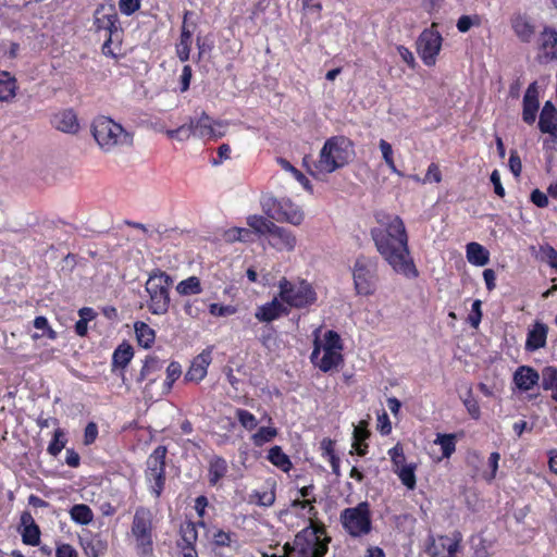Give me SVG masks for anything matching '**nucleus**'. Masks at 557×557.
<instances>
[{"instance_id": "1", "label": "nucleus", "mask_w": 557, "mask_h": 557, "mask_svg": "<svg viewBox=\"0 0 557 557\" xmlns=\"http://www.w3.org/2000/svg\"><path fill=\"white\" fill-rule=\"evenodd\" d=\"M379 226L370 232L375 248L384 261L398 274L408 278L419 276L409 249V237L403 219L396 214L376 216Z\"/></svg>"}, {"instance_id": "2", "label": "nucleus", "mask_w": 557, "mask_h": 557, "mask_svg": "<svg viewBox=\"0 0 557 557\" xmlns=\"http://www.w3.org/2000/svg\"><path fill=\"white\" fill-rule=\"evenodd\" d=\"M92 28L95 33L103 34L102 53L116 58L121 51L123 28L113 3H101L96 8L92 15Z\"/></svg>"}, {"instance_id": "3", "label": "nucleus", "mask_w": 557, "mask_h": 557, "mask_svg": "<svg viewBox=\"0 0 557 557\" xmlns=\"http://www.w3.org/2000/svg\"><path fill=\"white\" fill-rule=\"evenodd\" d=\"M127 537L138 557L154 555L156 524L151 508L138 506L132 518Z\"/></svg>"}, {"instance_id": "4", "label": "nucleus", "mask_w": 557, "mask_h": 557, "mask_svg": "<svg viewBox=\"0 0 557 557\" xmlns=\"http://www.w3.org/2000/svg\"><path fill=\"white\" fill-rule=\"evenodd\" d=\"M330 542L325 525L311 522L295 535L293 544L285 543L283 548L293 557H324Z\"/></svg>"}, {"instance_id": "5", "label": "nucleus", "mask_w": 557, "mask_h": 557, "mask_svg": "<svg viewBox=\"0 0 557 557\" xmlns=\"http://www.w3.org/2000/svg\"><path fill=\"white\" fill-rule=\"evenodd\" d=\"M354 154L352 141L343 135L327 138L314 162L317 174H331L347 165Z\"/></svg>"}, {"instance_id": "6", "label": "nucleus", "mask_w": 557, "mask_h": 557, "mask_svg": "<svg viewBox=\"0 0 557 557\" xmlns=\"http://www.w3.org/2000/svg\"><path fill=\"white\" fill-rule=\"evenodd\" d=\"M91 133L97 144L106 152L112 151L119 146L133 145V135L121 124L104 115L94 120Z\"/></svg>"}, {"instance_id": "7", "label": "nucleus", "mask_w": 557, "mask_h": 557, "mask_svg": "<svg viewBox=\"0 0 557 557\" xmlns=\"http://www.w3.org/2000/svg\"><path fill=\"white\" fill-rule=\"evenodd\" d=\"M172 284V276L160 269H154L149 274L145 289L149 295L147 307L152 314L162 315L169 311Z\"/></svg>"}, {"instance_id": "8", "label": "nucleus", "mask_w": 557, "mask_h": 557, "mask_svg": "<svg viewBox=\"0 0 557 557\" xmlns=\"http://www.w3.org/2000/svg\"><path fill=\"white\" fill-rule=\"evenodd\" d=\"M278 289L280 299L290 308L306 309L314 305L318 300L315 289L306 280L293 283L286 277H282L278 281Z\"/></svg>"}, {"instance_id": "9", "label": "nucleus", "mask_w": 557, "mask_h": 557, "mask_svg": "<svg viewBox=\"0 0 557 557\" xmlns=\"http://www.w3.org/2000/svg\"><path fill=\"white\" fill-rule=\"evenodd\" d=\"M351 271L356 295L368 297L376 293L379 263L375 258L359 256Z\"/></svg>"}, {"instance_id": "10", "label": "nucleus", "mask_w": 557, "mask_h": 557, "mask_svg": "<svg viewBox=\"0 0 557 557\" xmlns=\"http://www.w3.org/2000/svg\"><path fill=\"white\" fill-rule=\"evenodd\" d=\"M166 455L168 448L164 445L157 446L148 456L145 469V480L150 494L159 499L165 488L166 482Z\"/></svg>"}, {"instance_id": "11", "label": "nucleus", "mask_w": 557, "mask_h": 557, "mask_svg": "<svg viewBox=\"0 0 557 557\" xmlns=\"http://www.w3.org/2000/svg\"><path fill=\"white\" fill-rule=\"evenodd\" d=\"M261 206L267 216L277 222H285L298 226L305 219L302 210L289 198L264 197Z\"/></svg>"}, {"instance_id": "12", "label": "nucleus", "mask_w": 557, "mask_h": 557, "mask_svg": "<svg viewBox=\"0 0 557 557\" xmlns=\"http://www.w3.org/2000/svg\"><path fill=\"white\" fill-rule=\"evenodd\" d=\"M341 523L351 537H361L372 530L370 505L361 502L355 507L345 508L341 512Z\"/></svg>"}, {"instance_id": "13", "label": "nucleus", "mask_w": 557, "mask_h": 557, "mask_svg": "<svg viewBox=\"0 0 557 557\" xmlns=\"http://www.w3.org/2000/svg\"><path fill=\"white\" fill-rule=\"evenodd\" d=\"M443 37L437 30V24L432 23L429 28H425L419 35L416 46L417 52L423 64L426 66H434L437 57L442 50Z\"/></svg>"}, {"instance_id": "14", "label": "nucleus", "mask_w": 557, "mask_h": 557, "mask_svg": "<svg viewBox=\"0 0 557 557\" xmlns=\"http://www.w3.org/2000/svg\"><path fill=\"white\" fill-rule=\"evenodd\" d=\"M535 60L540 64L557 63V28L543 25L535 42Z\"/></svg>"}, {"instance_id": "15", "label": "nucleus", "mask_w": 557, "mask_h": 557, "mask_svg": "<svg viewBox=\"0 0 557 557\" xmlns=\"http://www.w3.org/2000/svg\"><path fill=\"white\" fill-rule=\"evenodd\" d=\"M189 122L194 137L218 140L226 134L227 122L214 120L206 111H202L198 117H189Z\"/></svg>"}, {"instance_id": "16", "label": "nucleus", "mask_w": 557, "mask_h": 557, "mask_svg": "<svg viewBox=\"0 0 557 557\" xmlns=\"http://www.w3.org/2000/svg\"><path fill=\"white\" fill-rule=\"evenodd\" d=\"M462 548V534L454 531L450 535H438L431 539L426 552L430 557H459Z\"/></svg>"}, {"instance_id": "17", "label": "nucleus", "mask_w": 557, "mask_h": 557, "mask_svg": "<svg viewBox=\"0 0 557 557\" xmlns=\"http://www.w3.org/2000/svg\"><path fill=\"white\" fill-rule=\"evenodd\" d=\"M510 27L521 44H531L537 35L535 18L527 12H515L510 16Z\"/></svg>"}, {"instance_id": "18", "label": "nucleus", "mask_w": 557, "mask_h": 557, "mask_svg": "<svg viewBox=\"0 0 557 557\" xmlns=\"http://www.w3.org/2000/svg\"><path fill=\"white\" fill-rule=\"evenodd\" d=\"M198 528L207 529V522L199 520L194 522L191 520H184L178 529L180 539L177 540V548L182 554L197 552L196 543L198 541Z\"/></svg>"}, {"instance_id": "19", "label": "nucleus", "mask_w": 557, "mask_h": 557, "mask_svg": "<svg viewBox=\"0 0 557 557\" xmlns=\"http://www.w3.org/2000/svg\"><path fill=\"white\" fill-rule=\"evenodd\" d=\"M206 536L209 540L212 550L219 556H222L223 548H232L237 543V535L232 531H224L216 527H208L206 529Z\"/></svg>"}, {"instance_id": "20", "label": "nucleus", "mask_w": 557, "mask_h": 557, "mask_svg": "<svg viewBox=\"0 0 557 557\" xmlns=\"http://www.w3.org/2000/svg\"><path fill=\"white\" fill-rule=\"evenodd\" d=\"M211 361V350H202L193 359L187 372L185 373V381L194 383H199L202 381L208 373V367L210 366Z\"/></svg>"}, {"instance_id": "21", "label": "nucleus", "mask_w": 557, "mask_h": 557, "mask_svg": "<svg viewBox=\"0 0 557 557\" xmlns=\"http://www.w3.org/2000/svg\"><path fill=\"white\" fill-rule=\"evenodd\" d=\"M162 370L163 362L158 357L148 356L145 359L139 375L137 377L138 383L146 382V385L144 387L145 392H147L149 387L161 377Z\"/></svg>"}, {"instance_id": "22", "label": "nucleus", "mask_w": 557, "mask_h": 557, "mask_svg": "<svg viewBox=\"0 0 557 557\" xmlns=\"http://www.w3.org/2000/svg\"><path fill=\"white\" fill-rule=\"evenodd\" d=\"M267 239L270 246L278 251H293L297 244V238L292 231L276 224Z\"/></svg>"}, {"instance_id": "23", "label": "nucleus", "mask_w": 557, "mask_h": 557, "mask_svg": "<svg viewBox=\"0 0 557 557\" xmlns=\"http://www.w3.org/2000/svg\"><path fill=\"white\" fill-rule=\"evenodd\" d=\"M288 313L289 310L284 306V302L275 297L271 301L259 306L255 312V317L259 322L269 323Z\"/></svg>"}, {"instance_id": "24", "label": "nucleus", "mask_w": 557, "mask_h": 557, "mask_svg": "<svg viewBox=\"0 0 557 557\" xmlns=\"http://www.w3.org/2000/svg\"><path fill=\"white\" fill-rule=\"evenodd\" d=\"M522 120L527 124H533L540 108L539 90L536 82L531 83L523 97Z\"/></svg>"}, {"instance_id": "25", "label": "nucleus", "mask_w": 557, "mask_h": 557, "mask_svg": "<svg viewBox=\"0 0 557 557\" xmlns=\"http://www.w3.org/2000/svg\"><path fill=\"white\" fill-rule=\"evenodd\" d=\"M134 357V349L127 343H122L119 345L112 355V372L116 370L120 371L119 376L122 379L123 383L126 381L125 369L128 363L132 361Z\"/></svg>"}, {"instance_id": "26", "label": "nucleus", "mask_w": 557, "mask_h": 557, "mask_svg": "<svg viewBox=\"0 0 557 557\" xmlns=\"http://www.w3.org/2000/svg\"><path fill=\"white\" fill-rule=\"evenodd\" d=\"M540 374L530 366H520L513 373V383L521 392H529L539 384Z\"/></svg>"}, {"instance_id": "27", "label": "nucleus", "mask_w": 557, "mask_h": 557, "mask_svg": "<svg viewBox=\"0 0 557 557\" xmlns=\"http://www.w3.org/2000/svg\"><path fill=\"white\" fill-rule=\"evenodd\" d=\"M51 124L63 133L75 134L79 129V122L73 109H64L55 113L51 119Z\"/></svg>"}, {"instance_id": "28", "label": "nucleus", "mask_w": 557, "mask_h": 557, "mask_svg": "<svg viewBox=\"0 0 557 557\" xmlns=\"http://www.w3.org/2000/svg\"><path fill=\"white\" fill-rule=\"evenodd\" d=\"M228 473V465L225 458L219 455H213L208 460V483L210 486H219L221 481Z\"/></svg>"}, {"instance_id": "29", "label": "nucleus", "mask_w": 557, "mask_h": 557, "mask_svg": "<svg viewBox=\"0 0 557 557\" xmlns=\"http://www.w3.org/2000/svg\"><path fill=\"white\" fill-rule=\"evenodd\" d=\"M189 14V11H185L180 39L178 42L175 45L176 55L182 62H186L189 60L193 44V32L187 26V17Z\"/></svg>"}, {"instance_id": "30", "label": "nucleus", "mask_w": 557, "mask_h": 557, "mask_svg": "<svg viewBox=\"0 0 557 557\" xmlns=\"http://www.w3.org/2000/svg\"><path fill=\"white\" fill-rule=\"evenodd\" d=\"M548 326L544 323L536 322L532 330L528 332L525 341V349L528 351L539 350L546 345Z\"/></svg>"}, {"instance_id": "31", "label": "nucleus", "mask_w": 557, "mask_h": 557, "mask_svg": "<svg viewBox=\"0 0 557 557\" xmlns=\"http://www.w3.org/2000/svg\"><path fill=\"white\" fill-rule=\"evenodd\" d=\"M21 521L24 524L22 531V541L25 545L37 546L40 543V529L35 523L32 515L27 511L21 516Z\"/></svg>"}, {"instance_id": "32", "label": "nucleus", "mask_w": 557, "mask_h": 557, "mask_svg": "<svg viewBox=\"0 0 557 557\" xmlns=\"http://www.w3.org/2000/svg\"><path fill=\"white\" fill-rule=\"evenodd\" d=\"M17 79L8 71L0 70V102H11L17 92Z\"/></svg>"}, {"instance_id": "33", "label": "nucleus", "mask_w": 557, "mask_h": 557, "mask_svg": "<svg viewBox=\"0 0 557 557\" xmlns=\"http://www.w3.org/2000/svg\"><path fill=\"white\" fill-rule=\"evenodd\" d=\"M247 224L251 228L252 233L258 236L269 237L275 223L272 219H268L263 215L252 214L247 218Z\"/></svg>"}, {"instance_id": "34", "label": "nucleus", "mask_w": 557, "mask_h": 557, "mask_svg": "<svg viewBox=\"0 0 557 557\" xmlns=\"http://www.w3.org/2000/svg\"><path fill=\"white\" fill-rule=\"evenodd\" d=\"M556 112L550 101L545 102L539 120V128L543 134L552 133L557 127Z\"/></svg>"}, {"instance_id": "35", "label": "nucleus", "mask_w": 557, "mask_h": 557, "mask_svg": "<svg viewBox=\"0 0 557 557\" xmlns=\"http://www.w3.org/2000/svg\"><path fill=\"white\" fill-rule=\"evenodd\" d=\"M134 331L139 346L143 348H150L156 341V332L147 323L136 321L134 323Z\"/></svg>"}, {"instance_id": "36", "label": "nucleus", "mask_w": 557, "mask_h": 557, "mask_svg": "<svg viewBox=\"0 0 557 557\" xmlns=\"http://www.w3.org/2000/svg\"><path fill=\"white\" fill-rule=\"evenodd\" d=\"M468 261L473 265L483 267L490 260L488 251L479 243H469L466 247Z\"/></svg>"}, {"instance_id": "37", "label": "nucleus", "mask_w": 557, "mask_h": 557, "mask_svg": "<svg viewBox=\"0 0 557 557\" xmlns=\"http://www.w3.org/2000/svg\"><path fill=\"white\" fill-rule=\"evenodd\" d=\"M267 458L273 466H275L285 473L289 472L293 468L290 458L283 451L282 447L278 445H275L269 449Z\"/></svg>"}, {"instance_id": "38", "label": "nucleus", "mask_w": 557, "mask_h": 557, "mask_svg": "<svg viewBox=\"0 0 557 557\" xmlns=\"http://www.w3.org/2000/svg\"><path fill=\"white\" fill-rule=\"evenodd\" d=\"M323 350H324V354L319 359V362L317 363V367L322 372H325V373L330 372L333 369L337 368L341 363H343L344 358H343L342 351L329 350V349H323Z\"/></svg>"}, {"instance_id": "39", "label": "nucleus", "mask_w": 557, "mask_h": 557, "mask_svg": "<svg viewBox=\"0 0 557 557\" xmlns=\"http://www.w3.org/2000/svg\"><path fill=\"white\" fill-rule=\"evenodd\" d=\"M541 386L552 392V399L557 403V368L547 366L542 370Z\"/></svg>"}, {"instance_id": "40", "label": "nucleus", "mask_w": 557, "mask_h": 557, "mask_svg": "<svg viewBox=\"0 0 557 557\" xmlns=\"http://www.w3.org/2000/svg\"><path fill=\"white\" fill-rule=\"evenodd\" d=\"M457 436L454 433H437L434 444L440 445L443 458H450L456 451Z\"/></svg>"}, {"instance_id": "41", "label": "nucleus", "mask_w": 557, "mask_h": 557, "mask_svg": "<svg viewBox=\"0 0 557 557\" xmlns=\"http://www.w3.org/2000/svg\"><path fill=\"white\" fill-rule=\"evenodd\" d=\"M202 290L200 278L197 276H189L176 285V292L181 296L199 295Z\"/></svg>"}, {"instance_id": "42", "label": "nucleus", "mask_w": 557, "mask_h": 557, "mask_svg": "<svg viewBox=\"0 0 557 557\" xmlns=\"http://www.w3.org/2000/svg\"><path fill=\"white\" fill-rule=\"evenodd\" d=\"M71 519L82 525L89 524L94 519V512L88 505L76 504L70 509Z\"/></svg>"}, {"instance_id": "43", "label": "nucleus", "mask_w": 557, "mask_h": 557, "mask_svg": "<svg viewBox=\"0 0 557 557\" xmlns=\"http://www.w3.org/2000/svg\"><path fill=\"white\" fill-rule=\"evenodd\" d=\"M416 463H410L407 466H403L398 469H393V471L397 474L400 482L408 488V490H414L417 485V478H416Z\"/></svg>"}, {"instance_id": "44", "label": "nucleus", "mask_w": 557, "mask_h": 557, "mask_svg": "<svg viewBox=\"0 0 557 557\" xmlns=\"http://www.w3.org/2000/svg\"><path fill=\"white\" fill-rule=\"evenodd\" d=\"M277 436V429L274 426H260L256 433L251 435V442L257 447H262Z\"/></svg>"}, {"instance_id": "45", "label": "nucleus", "mask_w": 557, "mask_h": 557, "mask_svg": "<svg viewBox=\"0 0 557 557\" xmlns=\"http://www.w3.org/2000/svg\"><path fill=\"white\" fill-rule=\"evenodd\" d=\"M182 375V367L180 362L172 361L166 368V377L163 381L162 394H169L173 387V384Z\"/></svg>"}, {"instance_id": "46", "label": "nucleus", "mask_w": 557, "mask_h": 557, "mask_svg": "<svg viewBox=\"0 0 557 557\" xmlns=\"http://www.w3.org/2000/svg\"><path fill=\"white\" fill-rule=\"evenodd\" d=\"M252 502L261 507H271L276 499L274 485L268 490H256L251 494Z\"/></svg>"}, {"instance_id": "47", "label": "nucleus", "mask_w": 557, "mask_h": 557, "mask_svg": "<svg viewBox=\"0 0 557 557\" xmlns=\"http://www.w3.org/2000/svg\"><path fill=\"white\" fill-rule=\"evenodd\" d=\"M33 324L37 330L42 331L41 334L34 333L32 335L33 339H38L42 336H47L49 339H52V341L57 339L58 333L49 325L48 319L46 317H44V315L36 317L33 321Z\"/></svg>"}, {"instance_id": "48", "label": "nucleus", "mask_w": 557, "mask_h": 557, "mask_svg": "<svg viewBox=\"0 0 557 557\" xmlns=\"http://www.w3.org/2000/svg\"><path fill=\"white\" fill-rule=\"evenodd\" d=\"M317 497H311V499H300L296 498L292 502V509H306L309 518V522H314V519L318 518V509L315 508Z\"/></svg>"}, {"instance_id": "49", "label": "nucleus", "mask_w": 557, "mask_h": 557, "mask_svg": "<svg viewBox=\"0 0 557 557\" xmlns=\"http://www.w3.org/2000/svg\"><path fill=\"white\" fill-rule=\"evenodd\" d=\"M65 433L62 429L58 428L53 432L52 440L50 441L47 451L49 455L57 457L66 445Z\"/></svg>"}, {"instance_id": "50", "label": "nucleus", "mask_w": 557, "mask_h": 557, "mask_svg": "<svg viewBox=\"0 0 557 557\" xmlns=\"http://www.w3.org/2000/svg\"><path fill=\"white\" fill-rule=\"evenodd\" d=\"M380 150L382 152V157L391 170L392 173L403 177L404 173L399 171L395 164L394 158H393V148L392 145L386 141L385 139H381L379 143Z\"/></svg>"}, {"instance_id": "51", "label": "nucleus", "mask_w": 557, "mask_h": 557, "mask_svg": "<svg viewBox=\"0 0 557 557\" xmlns=\"http://www.w3.org/2000/svg\"><path fill=\"white\" fill-rule=\"evenodd\" d=\"M277 163L280 164V166L292 173L293 176L306 188V189H311V185H310V181L307 178V176L301 172L299 171L297 168H295L288 160L284 159V158H277Z\"/></svg>"}, {"instance_id": "52", "label": "nucleus", "mask_w": 557, "mask_h": 557, "mask_svg": "<svg viewBox=\"0 0 557 557\" xmlns=\"http://www.w3.org/2000/svg\"><path fill=\"white\" fill-rule=\"evenodd\" d=\"M235 417L238 420L239 424L247 431H252L258 425V420L256 416L246 409L236 408Z\"/></svg>"}, {"instance_id": "53", "label": "nucleus", "mask_w": 557, "mask_h": 557, "mask_svg": "<svg viewBox=\"0 0 557 557\" xmlns=\"http://www.w3.org/2000/svg\"><path fill=\"white\" fill-rule=\"evenodd\" d=\"M228 242H250L252 240V231L245 227H232L225 232Z\"/></svg>"}, {"instance_id": "54", "label": "nucleus", "mask_w": 557, "mask_h": 557, "mask_svg": "<svg viewBox=\"0 0 557 557\" xmlns=\"http://www.w3.org/2000/svg\"><path fill=\"white\" fill-rule=\"evenodd\" d=\"M483 18L479 14L461 15L457 21V29L460 33H467L472 26H481Z\"/></svg>"}, {"instance_id": "55", "label": "nucleus", "mask_w": 557, "mask_h": 557, "mask_svg": "<svg viewBox=\"0 0 557 557\" xmlns=\"http://www.w3.org/2000/svg\"><path fill=\"white\" fill-rule=\"evenodd\" d=\"M323 349L329 350H343V342L339 334L336 331L329 330L324 334V345Z\"/></svg>"}, {"instance_id": "56", "label": "nucleus", "mask_w": 557, "mask_h": 557, "mask_svg": "<svg viewBox=\"0 0 557 557\" xmlns=\"http://www.w3.org/2000/svg\"><path fill=\"white\" fill-rule=\"evenodd\" d=\"M165 134L170 139H177L181 141L187 140L193 136L190 122L188 121V123L183 124L174 129H168Z\"/></svg>"}, {"instance_id": "57", "label": "nucleus", "mask_w": 557, "mask_h": 557, "mask_svg": "<svg viewBox=\"0 0 557 557\" xmlns=\"http://www.w3.org/2000/svg\"><path fill=\"white\" fill-rule=\"evenodd\" d=\"M388 456L391 458L393 469H398L403 466H407L404 447L400 443H397L394 447L388 449Z\"/></svg>"}, {"instance_id": "58", "label": "nucleus", "mask_w": 557, "mask_h": 557, "mask_svg": "<svg viewBox=\"0 0 557 557\" xmlns=\"http://www.w3.org/2000/svg\"><path fill=\"white\" fill-rule=\"evenodd\" d=\"M500 460V454L498 451L491 453L488 457V468L490 471H484L482 476L487 482L491 483L497 474L498 471V462Z\"/></svg>"}, {"instance_id": "59", "label": "nucleus", "mask_w": 557, "mask_h": 557, "mask_svg": "<svg viewBox=\"0 0 557 557\" xmlns=\"http://www.w3.org/2000/svg\"><path fill=\"white\" fill-rule=\"evenodd\" d=\"M106 550L107 544L99 539H92L87 542L85 546V552L89 557H100L106 553Z\"/></svg>"}, {"instance_id": "60", "label": "nucleus", "mask_w": 557, "mask_h": 557, "mask_svg": "<svg viewBox=\"0 0 557 557\" xmlns=\"http://www.w3.org/2000/svg\"><path fill=\"white\" fill-rule=\"evenodd\" d=\"M540 251L542 253V260L546 261L549 267L557 270V250L553 246L546 244L540 247Z\"/></svg>"}, {"instance_id": "61", "label": "nucleus", "mask_w": 557, "mask_h": 557, "mask_svg": "<svg viewBox=\"0 0 557 557\" xmlns=\"http://www.w3.org/2000/svg\"><path fill=\"white\" fill-rule=\"evenodd\" d=\"M209 312L213 317H226L232 315L236 312V308L231 305L210 304Z\"/></svg>"}, {"instance_id": "62", "label": "nucleus", "mask_w": 557, "mask_h": 557, "mask_svg": "<svg viewBox=\"0 0 557 557\" xmlns=\"http://www.w3.org/2000/svg\"><path fill=\"white\" fill-rule=\"evenodd\" d=\"M481 307H482V301L480 299L474 300L472 302L471 312L468 315V322L474 329H478V326L482 320Z\"/></svg>"}, {"instance_id": "63", "label": "nucleus", "mask_w": 557, "mask_h": 557, "mask_svg": "<svg viewBox=\"0 0 557 557\" xmlns=\"http://www.w3.org/2000/svg\"><path fill=\"white\" fill-rule=\"evenodd\" d=\"M140 8V0H120L119 9L124 15H132Z\"/></svg>"}, {"instance_id": "64", "label": "nucleus", "mask_w": 557, "mask_h": 557, "mask_svg": "<svg viewBox=\"0 0 557 557\" xmlns=\"http://www.w3.org/2000/svg\"><path fill=\"white\" fill-rule=\"evenodd\" d=\"M98 436V425L95 422H88L84 430V444L86 446L95 443Z\"/></svg>"}]
</instances>
